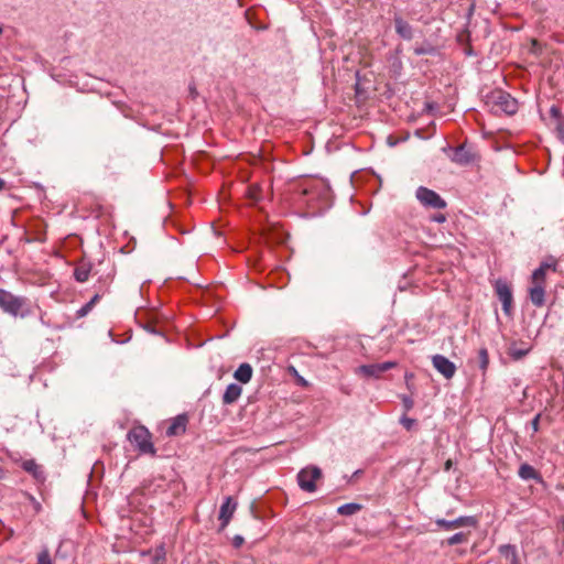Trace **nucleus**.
Segmentation results:
<instances>
[{
    "label": "nucleus",
    "instance_id": "1",
    "mask_svg": "<svg viewBox=\"0 0 564 564\" xmlns=\"http://www.w3.org/2000/svg\"><path fill=\"white\" fill-rule=\"evenodd\" d=\"M0 308L13 317L20 316L21 318L28 317L32 313L29 300L25 296L14 295L1 288Z\"/></svg>",
    "mask_w": 564,
    "mask_h": 564
},
{
    "label": "nucleus",
    "instance_id": "2",
    "mask_svg": "<svg viewBox=\"0 0 564 564\" xmlns=\"http://www.w3.org/2000/svg\"><path fill=\"white\" fill-rule=\"evenodd\" d=\"M486 105L495 113L514 115L518 111L517 99L502 89H495L487 94Z\"/></svg>",
    "mask_w": 564,
    "mask_h": 564
},
{
    "label": "nucleus",
    "instance_id": "3",
    "mask_svg": "<svg viewBox=\"0 0 564 564\" xmlns=\"http://www.w3.org/2000/svg\"><path fill=\"white\" fill-rule=\"evenodd\" d=\"M127 438L135 446L140 454H149L152 456L156 454V449L152 443V435L145 426L139 425L132 427L128 432Z\"/></svg>",
    "mask_w": 564,
    "mask_h": 564
},
{
    "label": "nucleus",
    "instance_id": "4",
    "mask_svg": "<svg viewBox=\"0 0 564 564\" xmlns=\"http://www.w3.org/2000/svg\"><path fill=\"white\" fill-rule=\"evenodd\" d=\"M299 487L306 492L316 491L315 481L322 478V470L317 466H307L297 474Z\"/></svg>",
    "mask_w": 564,
    "mask_h": 564
},
{
    "label": "nucleus",
    "instance_id": "5",
    "mask_svg": "<svg viewBox=\"0 0 564 564\" xmlns=\"http://www.w3.org/2000/svg\"><path fill=\"white\" fill-rule=\"evenodd\" d=\"M416 199L426 208L444 209L447 204L435 191L425 186L417 187L415 192Z\"/></svg>",
    "mask_w": 564,
    "mask_h": 564
},
{
    "label": "nucleus",
    "instance_id": "6",
    "mask_svg": "<svg viewBox=\"0 0 564 564\" xmlns=\"http://www.w3.org/2000/svg\"><path fill=\"white\" fill-rule=\"evenodd\" d=\"M495 292L502 304V311L507 316L512 315L513 294L511 285L502 279L495 282Z\"/></svg>",
    "mask_w": 564,
    "mask_h": 564
},
{
    "label": "nucleus",
    "instance_id": "7",
    "mask_svg": "<svg viewBox=\"0 0 564 564\" xmlns=\"http://www.w3.org/2000/svg\"><path fill=\"white\" fill-rule=\"evenodd\" d=\"M395 361H384L381 364L361 365L356 372L367 378H379L383 372L394 368Z\"/></svg>",
    "mask_w": 564,
    "mask_h": 564
},
{
    "label": "nucleus",
    "instance_id": "8",
    "mask_svg": "<svg viewBox=\"0 0 564 564\" xmlns=\"http://www.w3.org/2000/svg\"><path fill=\"white\" fill-rule=\"evenodd\" d=\"M433 367L446 379H452L456 373V366L447 357L443 355H434L432 357Z\"/></svg>",
    "mask_w": 564,
    "mask_h": 564
},
{
    "label": "nucleus",
    "instance_id": "9",
    "mask_svg": "<svg viewBox=\"0 0 564 564\" xmlns=\"http://www.w3.org/2000/svg\"><path fill=\"white\" fill-rule=\"evenodd\" d=\"M237 509V502L231 497H226L224 502L220 506L218 520L220 521L219 531L225 530V528L229 524L234 513Z\"/></svg>",
    "mask_w": 564,
    "mask_h": 564
},
{
    "label": "nucleus",
    "instance_id": "10",
    "mask_svg": "<svg viewBox=\"0 0 564 564\" xmlns=\"http://www.w3.org/2000/svg\"><path fill=\"white\" fill-rule=\"evenodd\" d=\"M451 160L459 165H468L475 161V153L466 147V144L458 145L451 149Z\"/></svg>",
    "mask_w": 564,
    "mask_h": 564
},
{
    "label": "nucleus",
    "instance_id": "11",
    "mask_svg": "<svg viewBox=\"0 0 564 564\" xmlns=\"http://www.w3.org/2000/svg\"><path fill=\"white\" fill-rule=\"evenodd\" d=\"M21 467L24 471L32 475L37 484L43 485L46 480V474L42 465L37 464L35 459H25L22 462Z\"/></svg>",
    "mask_w": 564,
    "mask_h": 564
},
{
    "label": "nucleus",
    "instance_id": "12",
    "mask_svg": "<svg viewBox=\"0 0 564 564\" xmlns=\"http://www.w3.org/2000/svg\"><path fill=\"white\" fill-rule=\"evenodd\" d=\"M552 270L556 271V261L554 259H550L547 261H543L539 268H536L531 275V284H543L545 285V276L546 271Z\"/></svg>",
    "mask_w": 564,
    "mask_h": 564
},
{
    "label": "nucleus",
    "instance_id": "13",
    "mask_svg": "<svg viewBox=\"0 0 564 564\" xmlns=\"http://www.w3.org/2000/svg\"><path fill=\"white\" fill-rule=\"evenodd\" d=\"M476 521L473 517H459L455 520L436 519L435 524L446 531L454 530L464 525H474Z\"/></svg>",
    "mask_w": 564,
    "mask_h": 564
},
{
    "label": "nucleus",
    "instance_id": "14",
    "mask_svg": "<svg viewBox=\"0 0 564 564\" xmlns=\"http://www.w3.org/2000/svg\"><path fill=\"white\" fill-rule=\"evenodd\" d=\"M395 33L405 41H411L414 37V30L412 25L405 21L401 15L395 14L393 18Z\"/></svg>",
    "mask_w": 564,
    "mask_h": 564
},
{
    "label": "nucleus",
    "instance_id": "15",
    "mask_svg": "<svg viewBox=\"0 0 564 564\" xmlns=\"http://www.w3.org/2000/svg\"><path fill=\"white\" fill-rule=\"evenodd\" d=\"M529 299L535 307H542L545 304V285L532 284L529 288Z\"/></svg>",
    "mask_w": 564,
    "mask_h": 564
},
{
    "label": "nucleus",
    "instance_id": "16",
    "mask_svg": "<svg viewBox=\"0 0 564 564\" xmlns=\"http://www.w3.org/2000/svg\"><path fill=\"white\" fill-rule=\"evenodd\" d=\"M186 424H187V417L186 415H177L173 421L171 422L170 426L166 430L167 436H176L185 433L186 431Z\"/></svg>",
    "mask_w": 564,
    "mask_h": 564
},
{
    "label": "nucleus",
    "instance_id": "17",
    "mask_svg": "<svg viewBox=\"0 0 564 564\" xmlns=\"http://www.w3.org/2000/svg\"><path fill=\"white\" fill-rule=\"evenodd\" d=\"M242 388L237 383H230L224 394H223V403L224 404H232L235 403L241 395Z\"/></svg>",
    "mask_w": 564,
    "mask_h": 564
},
{
    "label": "nucleus",
    "instance_id": "18",
    "mask_svg": "<svg viewBox=\"0 0 564 564\" xmlns=\"http://www.w3.org/2000/svg\"><path fill=\"white\" fill-rule=\"evenodd\" d=\"M252 372V367L249 364L243 362L236 369L234 377L238 381L247 383L251 380Z\"/></svg>",
    "mask_w": 564,
    "mask_h": 564
},
{
    "label": "nucleus",
    "instance_id": "19",
    "mask_svg": "<svg viewBox=\"0 0 564 564\" xmlns=\"http://www.w3.org/2000/svg\"><path fill=\"white\" fill-rule=\"evenodd\" d=\"M498 551L501 556L510 562V564L519 561L518 550L513 544H502L498 547Z\"/></svg>",
    "mask_w": 564,
    "mask_h": 564
},
{
    "label": "nucleus",
    "instance_id": "20",
    "mask_svg": "<svg viewBox=\"0 0 564 564\" xmlns=\"http://www.w3.org/2000/svg\"><path fill=\"white\" fill-rule=\"evenodd\" d=\"M518 475L524 480L538 479V471L529 464H522L519 468Z\"/></svg>",
    "mask_w": 564,
    "mask_h": 564
},
{
    "label": "nucleus",
    "instance_id": "21",
    "mask_svg": "<svg viewBox=\"0 0 564 564\" xmlns=\"http://www.w3.org/2000/svg\"><path fill=\"white\" fill-rule=\"evenodd\" d=\"M360 510H361V506L359 503L349 502V503H345V505L340 506L337 509V512L340 516H352V514H356Z\"/></svg>",
    "mask_w": 564,
    "mask_h": 564
},
{
    "label": "nucleus",
    "instance_id": "22",
    "mask_svg": "<svg viewBox=\"0 0 564 564\" xmlns=\"http://www.w3.org/2000/svg\"><path fill=\"white\" fill-rule=\"evenodd\" d=\"M90 268L86 265L77 267L74 271V276L78 282H86L89 278Z\"/></svg>",
    "mask_w": 564,
    "mask_h": 564
},
{
    "label": "nucleus",
    "instance_id": "23",
    "mask_svg": "<svg viewBox=\"0 0 564 564\" xmlns=\"http://www.w3.org/2000/svg\"><path fill=\"white\" fill-rule=\"evenodd\" d=\"M479 358V367L482 371H486L488 365H489V355L488 350L486 348H481L478 352Z\"/></svg>",
    "mask_w": 564,
    "mask_h": 564
},
{
    "label": "nucleus",
    "instance_id": "24",
    "mask_svg": "<svg viewBox=\"0 0 564 564\" xmlns=\"http://www.w3.org/2000/svg\"><path fill=\"white\" fill-rule=\"evenodd\" d=\"M36 564H53V560L47 547H43L41 552L37 554Z\"/></svg>",
    "mask_w": 564,
    "mask_h": 564
},
{
    "label": "nucleus",
    "instance_id": "25",
    "mask_svg": "<svg viewBox=\"0 0 564 564\" xmlns=\"http://www.w3.org/2000/svg\"><path fill=\"white\" fill-rule=\"evenodd\" d=\"M467 542V534L463 532L455 533L454 535L447 539L448 545H456Z\"/></svg>",
    "mask_w": 564,
    "mask_h": 564
},
{
    "label": "nucleus",
    "instance_id": "26",
    "mask_svg": "<svg viewBox=\"0 0 564 564\" xmlns=\"http://www.w3.org/2000/svg\"><path fill=\"white\" fill-rule=\"evenodd\" d=\"M434 51H435L434 47L431 45L414 47V54L417 56L433 54Z\"/></svg>",
    "mask_w": 564,
    "mask_h": 564
},
{
    "label": "nucleus",
    "instance_id": "27",
    "mask_svg": "<svg viewBox=\"0 0 564 564\" xmlns=\"http://www.w3.org/2000/svg\"><path fill=\"white\" fill-rule=\"evenodd\" d=\"M400 423L405 430L410 431L415 425L416 421L408 416H402Z\"/></svg>",
    "mask_w": 564,
    "mask_h": 564
},
{
    "label": "nucleus",
    "instance_id": "28",
    "mask_svg": "<svg viewBox=\"0 0 564 564\" xmlns=\"http://www.w3.org/2000/svg\"><path fill=\"white\" fill-rule=\"evenodd\" d=\"M310 195H311V189L310 188H307V187L301 188V191H300L301 198H299V203H303V204L310 205L311 204V198L302 199V196L304 198V197L310 196Z\"/></svg>",
    "mask_w": 564,
    "mask_h": 564
},
{
    "label": "nucleus",
    "instance_id": "29",
    "mask_svg": "<svg viewBox=\"0 0 564 564\" xmlns=\"http://www.w3.org/2000/svg\"><path fill=\"white\" fill-rule=\"evenodd\" d=\"M93 310V307L86 303L84 306H82L77 312H76V316L78 318L80 317H84L86 316L90 311Z\"/></svg>",
    "mask_w": 564,
    "mask_h": 564
},
{
    "label": "nucleus",
    "instance_id": "30",
    "mask_svg": "<svg viewBox=\"0 0 564 564\" xmlns=\"http://www.w3.org/2000/svg\"><path fill=\"white\" fill-rule=\"evenodd\" d=\"M243 542H245V539L242 535L237 534L232 538V546L236 549L241 547Z\"/></svg>",
    "mask_w": 564,
    "mask_h": 564
},
{
    "label": "nucleus",
    "instance_id": "31",
    "mask_svg": "<svg viewBox=\"0 0 564 564\" xmlns=\"http://www.w3.org/2000/svg\"><path fill=\"white\" fill-rule=\"evenodd\" d=\"M540 417H541V414H536L533 417V420L531 421V426H532L533 433H536L540 429Z\"/></svg>",
    "mask_w": 564,
    "mask_h": 564
},
{
    "label": "nucleus",
    "instance_id": "32",
    "mask_svg": "<svg viewBox=\"0 0 564 564\" xmlns=\"http://www.w3.org/2000/svg\"><path fill=\"white\" fill-rule=\"evenodd\" d=\"M403 405L405 410H411L413 408V400L410 397L404 395L402 398Z\"/></svg>",
    "mask_w": 564,
    "mask_h": 564
},
{
    "label": "nucleus",
    "instance_id": "33",
    "mask_svg": "<svg viewBox=\"0 0 564 564\" xmlns=\"http://www.w3.org/2000/svg\"><path fill=\"white\" fill-rule=\"evenodd\" d=\"M432 220L435 223L442 224L446 220V217L443 214H438V215L433 216Z\"/></svg>",
    "mask_w": 564,
    "mask_h": 564
},
{
    "label": "nucleus",
    "instance_id": "34",
    "mask_svg": "<svg viewBox=\"0 0 564 564\" xmlns=\"http://www.w3.org/2000/svg\"><path fill=\"white\" fill-rule=\"evenodd\" d=\"M100 299V295L99 294H95L91 300L88 302V304L94 307V305L99 301Z\"/></svg>",
    "mask_w": 564,
    "mask_h": 564
},
{
    "label": "nucleus",
    "instance_id": "35",
    "mask_svg": "<svg viewBox=\"0 0 564 564\" xmlns=\"http://www.w3.org/2000/svg\"><path fill=\"white\" fill-rule=\"evenodd\" d=\"M551 113H552L554 117H557V116H560V110H558L556 107H552V108H551Z\"/></svg>",
    "mask_w": 564,
    "mask_h": 564
},
{
    "label": "nucleus",
    "instance_id": "36",
    "mask_svg": "<svg viewBox=\"0 0 564 564\" xmlns=\"http://www.w3.org/2000/svg\"><path fill=\"white\" fill-rule=\"evenodd\" d=\"M6 189V181L3 178H0V192Z\"/></svg>",
    "mask_w": 564,
    "mask_h": 564
},
{
    "label": "nucleus",
    "instance_id": "37",
    "mask_svg": "<svg viewBox=\"0 0 564 564\" xmlns=\"http://www.w3.org/2000/svg\"><path fill=\"white\" fill-rule=\"evenodd\" d=\"M452 468V460L447 459L445 463V470H449Z\"/></svg>",
    "mask_w": 564,
    "mask_h": 564
},
{
    "label": "nucleus",
    "instance_id": "38",
    "mask_svg": "<svg viewBox=\"0 0 564 564\" xmlns=\"http://www.w3.org/2000/svg\"><path fill=\"white\" fill-rule=\"evenodd\" d=\"M189 91H191V95L193 97H195L197 95V91H196V88L193 86V87H189Z\"/></svg>",
    "mask_w": 564,
    "mask_h": 564
},
{
    "label": "nucleus",
    "instance_id": "39",
    "mask_svg": "<svg viewBox=\"0 0 564 564\" xmlns=\"http://www.w3.org/2000/svg\"><path fill=\"white\" fill-rule=\"evenodd\" d=\"M524 354H525L524 351H519V352H517L514 356H516V357H521V356H523Z\"/></svg>",
    "mask_w": 564,
    "mask_h": 564
},
{
    "label": "nucleus",
    "instance_id": "40",
    "mask_svg": "<svg viewBox=\"0 0 564 564\" xmlns=\"http://www.w3.org/2000/svg\"><path fill=\"white\" fill-rule=\"evenodd\" d=\"M561 529H562V531L564 532V519H563V520H562V522H561Z\"/></svg>",
    "mask_w": 564,
    "mask_h": 564
},
{
    "label": "nucleus",
    "instance_id": "41",
    "mask_svg": "<svg viewBox=\"0 0 564 564\" xmlns=\"http://www.w3.org/2000/svg\"><path fill=\"white\" fill-rule=\"evenodd\" d=\"M360 473H361V470H356V471L354 473V476H358Z\"/></svg>",
    "mask_w": 564,
    "mask_h": 564
},
{
    "label": "nucleus",
    "instance_id": "42",
    "mask_svg": "<svg viewBox=\"0 0 564 564\" xmlns=\"http://www.w3.org/2000/svg\"><path fill=\"white\" fill-rule=\"evenodd\" d=\"M511 564H521V563H520V560H519V561H516V562H513Z\"/></svg>",
    "mask_w": 564,
    "mask_h": 564
},
{
    "label": "nucleus",
    "instance_id": "43",
    "mask_svg": "<svg viewBox=\"0 0 564 564\" xmlns=\"http://www.w3.org/2000/svg\"><path fill=\"white\" fill-rule=\"evenodd\" d=\"M2 32H3V29H2V26L0 25V35L2 34Z\"/></svg>",
    "mask_w": 564,
    "mask_h": 564
}]
</instances>
